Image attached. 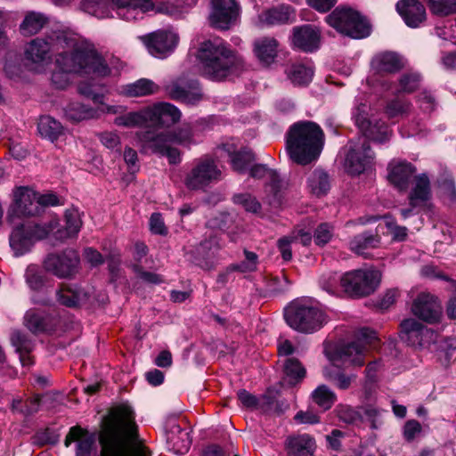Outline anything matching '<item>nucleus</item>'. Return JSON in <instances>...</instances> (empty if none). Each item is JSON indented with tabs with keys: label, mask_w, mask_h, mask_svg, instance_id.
<instances>
[{
	"label": "nucleus",
	"mask_w": 456,
	"mask_h": 456,
	"mask_svg": "<svg viewBox=\"0 0 456 456\" xmlns=\"http://www.w3.org/2000/svg\"><path fill=\"white\" fill-rule=\"evenodd\" d=\"M26 56L37 64V71H42L46 65L52 64V84L57 89L66 88L75 77L83 78L79 82L81 94L91 97L97 109L85 106L80 102H71L65 109L68 119L78 122L94 118L102 113L118 114L125 110L121 105H108L102 102L98 93L102 80L116 76L119 70L110 67L97 53L94 45L79 34L71 30H58L46 39L36 38L26 48Z\"/></svg>",
	"instance_id": "f257e3e1"
},
{
	"label": "nucleus",
	"mask_w": 456,
	"mask_h": 456,
	"mask_svg": "<svg viewBox=\"0 0 456 456\" xmlns=\"http://www.w3.org/2000/svg\"><path fill=\"white\" fill-rule=\"evenodd\" d=\"M198 0H178L177 4L163 2L155 4L152 0H83L84 12L98 19L112 17L115 12L118 18L131 21L141 20L150 12H159L179 18L196 5Z\"/></svg>",
	"instance_id": "f03ea898"
},
{
	"label": "nucleus",
	"mask_w": 456,
	"mask_h": 456,
	"mask_svg": "<svg viewBox=\"0 0 456 456\" xmlns=\"http://www.w3.org/2000/svg\"><path fill=\"white\" fill-rule=\"evenodd\" d=\"M64 226L61 227L56 218L48 223H27L16 227L10 237V245L15 256L28 252L34 244L46 239L50 234L58 240L77 237L82 225V215L77 208H69L64 213Z\"/></svg>",
	"instance_id": "7ed1b4c3"
},
{
	"label": "nucleus",
	"mask_w": 456,
	"mask_h": 456,
	"mask_svg": "<svg viewBox=\"0 0 456 456\" xmlns=\"http://www.w3.org/2000/svg\"><path fill=\"white\" fill-rule=\"evenodd\" d=\"M379 340L376 333L363 328L357 331L355 340L352 343L334 349L331 346L325 347L330 364L323 370L326 379L336 381L338 387L346 389L349 387L352 378L340 373L342 367L350 365L362 366L365 361V355L370 350L379 347Z\"/></svg>",
	"instance_id": "20e7f679"
},
{
	"label": "nucleus",
	"mask_w": 456,
	"mask_h": 456,
	"mask_svg": "<svg viewBox=\"0 0 456 456\" xmlns=\"http://www.w3.org/2000/svg\"><path fill=\"white\" fill-rule=\"evenodd\" d=\"M134 412L129 406L113 408L104 418L99 440L101 456H134L131 442L136 436Z\"/></svg>",
	"instance_id": "39448f33"
},
{
	"label": "nucleus",
	"mask_w": 456,
	"mask_h": 456,
	"mask_svg": "<svg viewBox=\"0 0 456 456\" xmlns=\"http://www.w3.org/2000/svg\"><path fill=\"white\" fill-rule=\"evenodd\" d=\"M366 109L365 104H361L354 111L355 124L362 131L363 138L361 147L359 145L351 146L346 155L345 167L351 175H360L373 166V154L366 139L384 142L391 134L390 129L385 123L372 124L367 118Z\"/></svg>",
	"instance_id": "423d86ee"
},
{
	"label": "nucleus",
	"mask_w": 456,
	"mask_h": 456,
	"mask_svg": "<svg viewBox=\"0 0 456 456\" xmlns=\"http://www.w3.org/2000/svg\"><path fill=\"white\" fill-rule=\"evenodd\" d=\"M197 58L203 76L220 81L234 74L240 69V60L220 37L205 40L200 46Z\"/></svg>",
	"instance_id": "0eeeda50"
},
{
	"label": "nucleus",
	"mask_w": 456,
	"mask_h": 456,
	"mask_svg": "<svg viewBox=\"0 0 456 456\" xmlns=\"http://www.w3.org/2000/svg\"><path fill=\"white\" fill-rule=\"evenodd\" d=\"M324 141V133L318 124L299 121L294 123L287 133L286 149L294 162L306 165L319 158Z\"/></svg>",
	"instance_id": "6e6552de"
},
{
	"label": "nucleus",
	"mask_w": 456,
	"mask_h": 456,
	"mask_svg": "<svg viewBox=\"0 0 456 456\" xmlns=\"http://www.w3.org/2000/svg\"><path fill=\"white\" fill-rule=\"evenodd\" d=\"M287 324L301 333H314L321 330L330 320L326 310L311 298L292 301L284 310Z\"/></svg>",
	"instance_id": "1a4fd4ad"
},
{
	"label": "nucleus",
	"mask_w": 456,
	"mask_h": 456,
	"mask_svg": "<svg viewBox=\"0 0 456 456\" xmlns=\"http://www.w3.org/2000/svg\"><path fill=\"white\" fill-rule=\"evenodd\" d=\"M136 135L144 149L166 156L172 164L178 163L181 159L180 152L173 147L174 144L189 146L196 142V134L190 126H183L175 134L169 132L155 134L149 131L144 134H137Z\"/></svg>",
	"instance_id": "9d476101"
},
{
	"label": "nucleus",
	"mask_w": 456,
	"mask_h": 456,
	"mask_svg": "<svg viewBox=\"0 0 456 456\" xmlns=\"http://www.w3.org/2000/svg\"><path fill=\"white\" fill-rule=\"evenodd\" d=\"M326 21L337 31L352 38H363L370 33V26L367 20L350 8H336L326 17Z\"/></svg>",
	"instance_id": "9b49d317"
},
{
	"label": "nucleus",
	"mask_w": 456,
	"mask_h": 456,
	"mask_svg": "<svg viewBox=\"0 0 456 456\" xmlns=\"http://www.w3.org/2000/svg\"><path fill=\"white\" fill-rule=\"evenodd\" d=\"M381 281V273L374 267L352 270L342 274L345 294L361 297L373 293Z\"/></svg>",
	"instance_id": "f8f14e48"
},
{
	"label": "nucleus",
	"mask_w": 456,
	"mask_h": 456,
	"mask_svg": "<svg viewBox=\"0 0 456 456\" xmlns=\"http://www.w3.org/2000/svg\"><path fill=\"white\" fill-rule=\"evenodd\" d=\"M38 215L37 191L28 186H16L12 191V202L8 208L7 220Z\"/></svg>",
	"instance_id": "ddd939ff"
},
{
	"label": "nucleus",
	"mask_w": 456,
	"mask_h": 456,
	"mask_svg": "<svg viewBox=\"0 0 456 456\" xmlns=\"http://www.w3.org/2000/svg\"><path fill=\"white\" fill-rule=\"evenodd\" d=\"M144 126L162 127L177 122L181 118L179 110L167 102H157L142 109Z\"/></svg>",
	"instance_id": "4468645a"
},
{
	"label": "nucleus",
	"mask_w": 456,
	"mask_h": 456,
	"mask_svg": "<svg viewBox=\"0 0 456 456\" xmlns=\"http://www.w3.org/2000/svg\"><path fill=\"white\" fill-rule=\"evenodd\" d=\"M240 13V7L236 0H211L209 22L219 29H229L233 26Z\"/></svg>",
	"instance_id": "2eb2a0df"
},
{
	"label": "nucleus",
	"mask_w": 456,
	"mask_h": 456,
	"mask_svg": "<svg viewBox=\"0 0 456 456\" xmlns=\"http://www.w3.org/2000/svg\"><path fill=\"white\" fill-rule=\"evenodd\" d=\"M149 53L157 58L167 57L176 47L179 37L173 30H159L140 37Z\"/></svg>",
	"instance_id": "dca6fc26"
},
{
	"label": "nucleus",
	"mask_w": 456,
	"mask_h": 456,
	"mask_svg": "<svg viewBox=\"0 0 456 456\" xmlns=\"http://www.w3.org/2000/svg\"><path fill=\"white\" fill-rule=\"evenodd\" d=\"M436 335L414 319H407L400 324V338L412 346H425L436 341Z\"/></svg>",
	"instance_id": "f3484780"
},
{
	"label": "nucleus",
	"mask_w": 456,
	"mask_h": 456,
	"mask_svg": "<svg viewBox=\"0 0 456 456\" xmlns=\"http://www.w3.org/2000/svg\"><path fill=\"white\" fill-rule=\"evenodd\" d=\"M221 176V171L217 168L214 160L205 158L200 159L187 175L185 183L191 189H200L208 183L217 181Z\"/></svg>",
	"instance_id": "a211bd4d"
},
{
	"label": "nucleus",
	"mask_w": 456,
	"mask_h": 456,
	"mask_svg": "<svg viewBox=\"0 0 456 456\" xmlns=\"http://www.w3.org/2000/svg\"><path fill=\"white\" fill-rule=\"evenodd\" d=\"M77 253L74 250H66L61 254H50L45 258L44 265L47 271L59 277L70 276L78 264Z\"/></svg>",
	"instance_id": "6ab92c4d"
},
{
	"label": "nucleus",
	"mask_w": 456,
	"mask_h": 456,
	"mask_svg": "<svg viewBox=\"0 0 456 456\" xmlns=\"http://www.w3.org/2000/svg\"><path fill=\"white\" fill-rule=\"evenodd\" d=\"M412 314L428 322H437L442 314V308L436 297L429 293H420L412 303Z\"/></svg>",
	"instance_id": "aec40b11"
},
{
	"label": "nucleus",
	"mask_w": 456,
	"mask_h": 456,
	"mask_svg": "<svg viewBox=\"0 0 456 456\" xmlns=\"http://www.w3.org/2000/svg\"><path fill=\"white\" fill-rule=\"evenodd\" d=\"M321 32L314 26L305 25L293 29L292 44L304 52H314L320 46Z\"/></svg>",
	"instance_id": "412c9836"
},
{
	"label": "nucleus",
	"mask_w": 456,
	"mask_h": 456,
	"mask_svg": "<svg viewBox=\"0 0 456 456\" xmlns=\"http://www.w3.org/2000/svg\"><path fill=\"white\" fill-rule=\"evenodd\" d=\"M59 319L40 309H30L24 316L25 326L33 333L52 332Z\"/></svg>",
	"instance_id": "4be33fe9"
},
{
	"label": "nucleus",
	"mask_w": 456,
	"mask_h": 456,
	"mask_svg": "<svg viewBox=\"0 0 456 456\" xmlns=\"http://www.w3.org/2000/svg\"><path fill=\"white\" fill-rule=\"evenodd\" d=\"M396 10L405 23L411 28L419 27L426 19V10L419 0H401Z\"/></svg>",
	"instance_id": "5701e85b"
},
{
	"label": "nucleus",
	"mask_w": 456,
	"mask_h": 456,
	"mask_svg": "<svg viewBox=\"0 0 456 456\" xmlns=\"http://www.w3.org/2000/svg\"><path fill=\"white\" fill-rule=\"evenodd\" d=\"M414 172L413 167L405 161L392 160L388 165V181L399 191L408 187L409 180Z\"/></svg>",
	"instance_id": "b1692460"
},
{
	"label": "nucleus",
	"mask_w": 456,
	"mask_h": 456,
	"mask_svg": "<svg viewBox=\"0 0 456 456\" xmlns=\"http://www.w3.org/2000/svg\"><path fill=\"white\" fill-rule=\"evenodd\" d=\"M167 90L172 98L188 104H195L202 98L201 90L195 81L187 85H183V81L175 82L168 86Z\"/></svg>",
	"instance_id": "393cba45"
},
{
	"label": "nucleus",
	"mask_w": 456,
	"mask_h": 456,
	"mask_svg": "<svg viewBox=\"0 0 456 456\" xmlns=\"http://www.w3.org/2000/svg\"><path fill=\"white\" fill-rule=\"evenodd\" d=\"M76 442L77 444V456H90V452L94 443V436L78 427H73L69 429L64 444L68 447L72 443Z\"/></svg>",
	"instance_id": "a878e982"
},
{
	"label": "nucleus",
	"mask_w": 456,
	"mask_h": 456,
	"mask_svg": "<svg viewBox=\"0 0 456 456\" xmlns=\"http://www.w3.org/2000/svg\"><path fill=\"white\" fill-rule=\"evenodd\" d=\"M222 150L227 152L231 159L232 167L235 171H245L254 160V154L250 150L245 148L238 151L237 145L233 141L224 144Z\"/></svg>",
	"instance_id": "bb28decb"
},
{
	"label": "nucleus",
	"mask_w": 456,
	"mask_h": 456,
	"mask_svg": "<svg viewBox=\"0 0 456 456\" xmlns=\"http://www.w3.org/2000/svg\"><path fill=\"white\" fill-rule=\"evenodd\" d=\"M250 175L255 178L269 177L271 183L269 185L273 196L269 199V204L274 208L281 206L282 192L280 191L279 182L276 174L268 169L265 165H256L250 169Z\"/></svg>",
	"instance_id": "cd10ccee"
},
{
	"label": "nucleus",
	"mask_w": 456,
	"mask_h": 456,
	"mask_svg": "<svg viewBox=\"0 0 456 456\" xmlns=\"http://www.w3.org/2000/svg\"><path fill=\"white\" fill-rule=\"evenodd\" d=\"M286 447L289 456H313L315 442L308 435H298L289 437Z\"/></svg>",
	"instance_id": "c85d7f7f"
},
{
	"label": "nucleus",
	"mask_w": 456,
	"mask_h": 456,
	"mask_svg": "<svg viewBox=\"0 0 456 456\" xmlns=\"http://www.w3.org/2000/svg\"><path fill=\"white\" fill-rule=\"evenodd\" d=\"M254 53L258 61L265 66L272 64L278 53V43L274 38L264 37L255 41Z\"/></svg>",
	"instance_id": "c756f323"
},
{
	"label": "nucleus",
	"mask_w": 456,
	"mask_h": 456,
	"mask_svg": "<svg viewBox=\"0 0 456 456\" xmlns=\"http://www.w3.org/2000/svg\"><path fill=\"white\" fill-rule=\"evenodd\" d=\"M294 16L293 8L289 5H280L263 12L258 16V20L262 25H274L289 22L294 19Z\"/></svg>",
	"instance_id": "7c9ffc66"
},
{
	"label": "nucleus",
	"mask_w": 456,
	"mask_h": 456,
	"mask_svg": "<svg viewBox=\"0 0 456 456\" xmlns=\"http://www.w3.org/2000/svg\"><path fill=\"white\" fill-rule=\"evenodd\" d=\"M430 198L429 180L425 175L416 176L410 193V203L412 207L427 206Z\"/></svg>",
	"instance_id": "2f4dec72"
},
{
	"label": "nucleus",
	"mask_w": 456,
	"mask_h": 456,
	"mask_svg": "<svg viewBox=\"0 0 456 456\" xmlns=\"http://www.w3.org/2000/svg\"><path fill=\"white\" fill-rule=\"evenodd\" d=\"M403 60L394 53L378 54L372 60V69L377 73H392L403 67Z\"/></svg>",
	"instance_id": "473e14b6"
},
{
	"label": "nucleus",
	"mask_w": 456,
	"mask_h": 456,
	"mask_svg": "<svg viewBox=\"0 0 456 456\" xmlns=\"http://www.w3.org/2000/svg\"><path fill=\"white\" fill-rule=\"evenodd\" d=\"M288 77L293 84L307 85L314 76V66L311 61L297 62L288 69Z\"/></svg>",
	"instance_id": "72a5a7b5"
},
{
	"label": "nucleus",
	"mask_w": 456,
	"mask_h": 456,
	"mask_svg": "<svg viewBox=\"0 0 456 456\" xmlns=\"http://www.w3.org/2000/svg\"><path fill=\"white\" fill-rule=\"evenodd\" d=\"M37 129L40 135L44 138L55 142L64 134L62 125L50 116H43L40 118Z\"/></svg>",
	"instance_id": "f704fd0d"
},
{
	"label": "nucleus",
	"mask_w": 456,
	"mask_h": 456,
	"mask_svg": "<svg viewBox=\"0 0 456 456\" xmlns=\"http://www.w3.org/2000/svg\"><path fill=\"white\" fill-rule=\"evenodd\" d=\"M159 87L152 81L145 78L137 80L122 87L120 94L127 97H141L152 94Z\"/></svg>",
	"instance_id": "c9c22d12"
},
{
	"label": "nucleus",
	"mask_w": 456,
	"mask_h": 456,
	"mask_svg": "<svg viewBox=\"0 0 456 456\" xmlns=\"http://www.w3.org/2000/svg\"><path fill=\"white\" fill-rule=\"evenodd\" d=\"M47 23V18L41 12H28L20 24V32L25 36L37 34Z\"/></svg>",
	"instance_id": "e433bc0d"
},
{
	"label": "nucleus",
	"mask_w": 456,
	"mask_h": 456,
	"mask_svg": "<svg viewBox=\"0 0 456 456\" xmlns=\"http://www.w3.org/2000/svg\"><path fill=\"white\" fill-rule=\"evenodd\" d=\"M86 294L76 288L62 286L58 291V300L67 306H76L86 302Z\"/></svg>",
	"instance_id": "4c0bfd02"
},
{
	"label": "nucleus",
	"mask_w": 456,
	"mask_h": 456,
	"mask_svg": "<svg viewBox=\"0 0 456 456\" xmlns=\"http://www.w3.org/2000/svg\"><path fill=\"white\" fill-rule=\"evenodd\" d=\"M379 245V237L378 235H370L364 236L359 235L356 236L351 242L350 248L353 251H354L358 255H362L365 257L370 256V254L367 252L369 248H374Z\"/></svg>",
	"instance_id": "58836bf2"
},
{
	"label": "nucleus",
	"mask_w": 456,
	"mask_h": 456,
	"mask_svg": "<svg viewBox=\"0 0 456 456\" xmlns=\"http://www.w3.org/2000/svg\"><path fill=\"white\" fill-rule=\"evenodd\" d=\"M12 343L16 346L19 352L21 364L23 366L31 365L32 358L29 354L31 344L26 339L25 336L18 331L13 332L12 335Z\"/></svg>",
	"instance_id": "ea45409f"
},
{
	"label": "nucleus",
	"mask_w": 456,
	"mask_h": 456,
	"mask_svg": "<svg viewBox=\"0 0 456 456\" xmlns=\"http://www.w3.org/2000/svg\"><path fill=\"white\" fill-rule=\"evenodd\" d=\"M307 183L310 192L318 197L324 195L330 188L328 175L319 170L313 172L309 175Z\"/></svg>",
	"instance_id": "a19ab883"
},
{
	"label": "nucleus",
	"mask_w": 456,
	"mask_h": 456,
	"mask_svg": "<svg viewBox=\"0 0 456 456\" xmlns=\"http://www.w3.org/2000/svg\"><path fill=\"white\" fill-rule=\"evenodd\" d=\"M312 398L323 411L330 409L336 401L335 394L324 385L319 386L312 393Z\"/></svg>",
	"instance_id": "79ce46f5"
},
{
	"label": "nucleus",
	"mask_w": 456,
	"mask_h": 456,
	"mask_svg": "<svg viewBox=\"0 0 456 456\" xmlns=\"http://www.w3.org/2000/svg\"><path fill=\"white\" fill-rule=\"evenodd\" d=\"M377 230L382 233H390L395 240H404L407 237V229L396 225L395 219L388 216L385 217L383 224L378 225Z\"/></svg>",
	"instance_id": "37998d69"
},
{
	"label": "nucleus",
	"mask_w": 456,
	"mask_h": 456,
	"mask_svg": "<svg viewBox=\"0 0 456 456\" xmlns=\"http://www.w3.org/2000/svg\"><path fill=\"white\" fill-rule=\"evenodd\" d=\"M286 377L290 384L300 382L305 376V370L300 362L295 358H289L284 365Z\"/></svg>",
	"instance_id": "c03bdc74"
},
{
	"label": "nucleus",
	"mask_w": 456,
	"mask_h": 456,
	"mask_svg": "<svg viewBox=\"0 0 456 456\" xmlns=\"http://www.w3.org/2000/svg\"><path fill=\"white\" fill-rule=\"evenodd\" d=\"M142 109L137 111H130L117 117L114 124L124 127H142L144 126Z\"/></svg>",
	"instance_id": "a18cd8bd"
},
{
	"label": "nucleus",
	"mask_w": 456,
	"mask_h": 456,
	"mask_svg": "<svg viewBox=\"0 0 456 456\" xmlns=\"http://www.w3.org/2000/svg\"><path fill=\"white\" fill-rule=\"evenodd\" d=\"M431 12L437 15L456 12V0H424Z\"/></svg>",
	"instance_id": "49530a36"
},
{
	"label": "nucleus",
	"mask_w": 456,
	"mask_h": 456,
	"mask_svg": "<svg viewBox=\"0 0 456 456\" xmlns=\"http://www.w3.org/2000/svg\"><path fill=\"white\" fill-rule=\"evenodd\" d=\"M42 273L43 272L37 265H31L28 266L25 277L28 285L31 289L39 290L43 287L44 277Z\"/></svg>",
	"instance_id": "de8ad7c7"
},
{
	"label": "nucleus",
	"mask_w": 456,
	"mask_h": 456,
	"mask_svg": "<svg viewBox=\"0 0 456 456\" xmlns=\"http://www.w3.org/2000/svg\"><path fill=\"white\" fill-rule=\"evenodd\" d=\"M409 109V103H407L403 99L398 97L387 104L386 114L389 118L395 119L402 118L408 112Z\"/></svg>",
	"instance_id": "09e8293b"
},
{
	"label": "nucleus",
	"mask_w": 456,
	"mask_h": 456,
	"mask_svg": "<svg viewBox=\"0 0 456 456\" xmlns=\"http://www.w3.org/2000/svg\"><path fill=\"white\" fill-rule=\"evenodd\" d=\"M168 441L172 444L173 450L178 454L186 453L191 445V440L187 431L178 428L177 440L174 436H168Z\"/></svg>",
	"instance_id": "8fccbe9b"
},
{
	"label": "nucleus",
	"mask_w": 456,
	"mask_h": 456,
	"mask_svg": "<svg viewBox=\"0 0 456 456\" xmlns=\"http://www.w3.org/2000/svg\"><path fill=\"white\" fill-rule=\"evenodd\" d=\"M342 275L336 273L329 275L327 278H323L321 281L322 287L328 293L335 296H340L345 293L344 288L341 284Z\"/></svg>",
	"instance_id": "3c124183"
},
{
	"label": "nucleus",
	"mask_w": 456,
	"mask_h": 456,
	"mask_svg": "<svg viewBox=\"0 0 456 456\" xmlns=\"http://www.w3.org/2000/svg\"><path fill=\"white\" fill-rule=\"evenodd\" d=\"M233 202L241 206L246 211L256 213L260 209V203L248 193L237 194L233 197Z\"/></svg>",
	"instance_id": "603ef678"
},
{
	"label": "nucleus",
	"mask_w": 456,
	"mask_h": 456,
	"mask_svg": "<svg viewBox=\"0 0 456 456\" xmlns=\"http://www.w3.org/2000/svg\"><path fill=\"white\" fill-rule=\"evenodd\" d=\"M37 204L38 214H40L41 208L59 206L62 205L63 202L57 194L50 191L43 194L37 192Z\"/></svg>",
	"instance_id": "864d4df0"
},
{
	"label": "nucleus",
	"mask_w": 456,
	"mask_h": 456,
	"mask_svg": "<svg viewBox=\"0 0 456 456\" xmlns=\"http://www.w3.org/2000/svg\"><path fill=\"white\" fill-rule=\"evenodd\" d=\"M257 266V256L249 251H245V260L237 265H232V270L240 271L243 273H251L256 270Z\"/></svg>",
	"instance_id": "5fc2aeb1"
},
{
	"label": "nucleus",
	"mask_w": 456,
	"mask_h": 456,
	"mask_svg": "<svg viewBox=\"0 0 456 456\" xmlns=\"http://www.w3.org/2000/svg\"><path fill=\"white\" fill-rule=\"evenodd\" d=\"M220 248V245L217 241L216 237L210 238L209 240H206L199 246L197 248L198 254L201 255L203 258H211L215 256L216 252Z\"/></svg>",
	"instance_id": "6e6d98bb"
},
{
	"label": "nucleus",
	"mask_w": 456,
	"mask_h": 456,
	"mask_svg": "<svg viewBox=\"0 0 456 456\" xmlns=\"http://www.w3.org/2000/svg\"><path fill=\"white\" fill-rule=\"evenodd\" d=\"M333 236V227L329 224H320L314 233V242L319 246L327 244Z\"/></svg>",
	"instance_id": "4d7b16f0"
},
{
	"label": "nucleus",
	"mask_w": 456,
	"mask_h": 456,
	"mask_svg": "<svg viewBox=\"0 0 456 456\" xmlns=\"http://www.w3.org/2000/svg\"><path fill=\"white\" fill-rule=\"evenodd\" d=\"M419 76L418 74H407L402 77L399 82L400 91L411 92L419 86Z\"/></svg>",
	"instance_id": "13d9d810"
},
{
	"label": "nucleus",
	"mask_w": 456,
	"mask_h": 456,
	"mask_svg": "<svg viewBox=\"0 0 456 456\" xmlns=\"http://www.w3.org/2000/svg\"><path fill=\"white\" fill-rule=\"evenodd\" d=\"M40 400H41V398L39 395H35L29 401L26 402V405L24 406V408L20 405L21 404L20 400L13 401L12 406L14 409L20 410V411H22L25 414H30V413L37 411Z\"/></svg>",
	"instance_id": "bf43d9fd"
},
{
	"label": "nucleus",
	"mask_w": 456,
	"mask_h": 456,
	"mask_svg": "<svg viewBox=\"0 0 456 456\" xmlns=\"http://www.w3.org/2000/svg\"><path fill=\"white\" fill-rule=\"evenodd\" d=\"M150 230L152 233L166 235L167 229L160 214L154 213L150 218Z\"/></svg>",
	"instance_id": "052dcab7"
},
{
	"label": "nucleus",
	"mask_w": 456,
	"mask_h": 456,
	"mask_svg": "<svg viewBox=\"0 0 456 456\" xmlns=\"http://www.w3.org/2000/svg\"><path fill=\"white\" fill-rule=\"evenodd\" d=\"M101 142L108 149H116L120 146V138L115 132H103L99 134Z\"/></svg>",
	"instance_id": "680f3d73"
},
{
	"label": "nucleus",
	"mask_w": 456,
	"mask_h": 456,
	"mask_svg": "<svg viewBox=\"0 0 456 456\" xmlns=\"http://www.w3.org/2000/svg\"><path fill=\"white\" fill-rule=\"evenodd\" d=\"M420 432L421 426L415 419L408 420L403 427V437L409 442L412 441Z\"/></svg>",
	"instance_id": "e2e57ef3"
},
{
	"label": "nucleus",
	"mask_w": 456,
	"mask_h": 456,
	"mask_svg": "<svg viewBox=\"0 0 456 456\" xmlns=\"http://www.w3.org/2000/svg\"><path fill=\"white\" fill-rule=\"evenodd\" d=\"M293 240L290 236H285L278 240V248L281 253L282 258L285 261H289L292 257L290 244L293 243Z\"/></svg>",
	"instance_id": "0e129e2a"
},
{
	"label": "nucleus",
	"mask_w": 456,
	"mask_h": 456,
	"mask_svg": "<svg viewBox=\"0 0 456 456\" xmlns=\"http://www.w3.org/2000/svg\"><path fill=\"white\" fill-rule=\"evenodd\" d=\"M306 2L316 11L326 12L335 5L337 0H306Z\"/></svg>",
	"instance_id": "69168bd1"
},
{
	"label": "nucleus",
	"mask_w": 456,
	"mask_h": 456,
	"mask_svg": "<svg viewBox=\"0 0 456 456\" xmlns=\"http://www.w3.org/2000/svg\"><path fill=\"white\" fill-rule=\"evenodd\" d=\"M295 419L298 423L314 424V423L319 422L320 418L316 413H314L311 411H307L297 412L295 416Z\"/></svg>",
	"instance_id": "338daca9"
},
{
	"label": "nucleus",
	"mask_w": 456,
	"mask_h": 456,
	"mask_svg": "<svg viewBox=\"0 0 456 456\" xmlns=\"http://www.w3.org/2000/svg\"><path fill=\"white\" fill-rule=\"evenodd\" d=\"M84 256L92 265L96 266L103 262L101 253L92 248H87L85 249Z\"/></svg>",
	"instance_id": "774afa93"
}]
</instances>
